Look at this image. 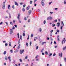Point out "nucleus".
<instances>
[{"instance_id":"1","label":"nucleus","mask_w":66,"mask_h":66,"mask_svg":"<svg viewBox=\"0 0 66 66\" xmlns=\"http://www.w3.org/2000/svg\"><path fill=\"white\" fill-rule=\"evenodd\" d=\"M20 17V14H18V20H19V22H20V23H21V21H20V18H19Z\"/></svg>"},{"instance_id":"2","label":"nucleus","mask_w":66,"mask_h":66,"mask_svg":"<svg viewBox=\"0 0 66 66\" xmlns=\"http://www.w3.org/2000/svg\"><path fill=\"white\" fill-rule=\"evenodd\" d=\"M23 52H24V50H20V54H21L22 53H23Z\"/></svg>"},{"instance_id":"3","label":"nucleus","mask_w":66,"mask_h":66,"mask_svg":"<svg viewBox=\"0 0 66 66\" xmlns=\"http://www.w3.org/2000/svg\"><path fill=\"white\" fill-rule=\"evenodd\" d=\"M41 4H42V6H44L45 5V3L44 2V1L43 0H42L41 1Z\"/></svg>"},{"instance_id":"4","label":"nucleus","mask_w":66,"mask_h":66,"mask_svg":"<svg viewBox=\"0 0 66 66\" xmlns=\"http://www.w3.org/2000/svg\"><path fill=\"white\" fill-rule=\"evenodd\" d=\"M47 20H51V19H52V18L51 16H50L47 18Z\"/></svg>"},{"instance_id":"5","label":"nucleus","mask_w":66,"mask_h":66,"mask_svg":"<svg viewBox=\"0 0 66 66\" xmlns=\"http://www.w3.org/2000/svg\"><path fill=\"white\" fill-rule=\"evenodd\" d=\"M61 25V23L60 22H58L57 23V26L59 27H60V26Z\"/></svg>"},{"instance_id":"6","label":"nucleus","mask_w":66,"mask_h":66,"mask_svg":"<svg viewBox=\"0 0 66 66\" xmlns=\"http://www.w3.org/2000/svg\"><path fill=\"white\" fill-rule=\"evenodd\" d=\"M32 12V11L31 10H29L28 11V15H30L31 14V12Z\"/></svg>"},{"instance_id":"7","label":"nucleus","mask_w":66,"mask_h":66,"mask_svg":"<svg viewBox=\"0 0 66 66\" xmlns=\"http://www.w3.org/2000/svg\"><path fill=\"white\" fill-rule=\"evenodd\" d=\"M10 34H12L13 33V30L12 29H10Z\"/></svg>"},{"instance_id":"8","label":"nucleus","mask_w":66,"mask_h":66,"mask_svg":"<svg viewBox=\"0 0 66 66\" xmlns=\"http://www.w3.org/2000/svg\"><path fill=\"white\" fill-rule=\"evenodd\" d=\"M62 55H63V54H62V53H61V54H60V53H59V56H61V57H62Z\"/></svg>"},{"instance_id":"9","label":"nucleus","mask_w":66,"mask_h":66,"mask_svg":"<svg viewBox=\"0 0 66 66\" xmlns=\"http://www.w3.org/2000/svg\"><path fill=\"white\" fill-rule=\"evenodd\" d=\"M57 39H58V41L59 42L60 41V36H57Z\"/></svg>"},{"instance_id":"10","label":"nucleus","mask_w":66,"mask_h":66,"mask_svg":"<svg viewBox=\"0 0 66 66\" xmlns=\"http://www.w3.org/2000/svg\"><path fill=\"white\" fill-rule=\"evenodd\" d=\"M5 8V5L4 4L3 6V9H4Z\"/></svg>"},{"instance_id":"11","label":"nucleus","mask_w":66,"mask_h":66,"mask_svg":"<svg viewBox=\"0 0 66 66\" xmlns=\"http://www.w3.org/2000/svg\"><path fill=\"white\" fill-rule=\"evenodd\" d=\"M44 44H46V42H44L42 43V45H44Z\"/></svg>"},{"instance_id":"12","label":"nucleus","mask_w":66,"mask_h":66,"mask_svg":"<svg viewBox=\"0 0 66 66\" xmlns=\"http://www.w3.org/2000/svg\"><path fill=\"white\" fill-rule=\"evenodd\" d=\"M15 5H17V6H18V3H17V2H15Z\"/></svg>"},{"instance_id":"13","label":"nucleus","mask_w":66,"mask_h":66,"mask_svg":"<svg viewBox=\"0 0 66 66\" xmlns=\"http://www.w3.org/2000/svg\"><path fill=\"white\" fill-rule=\"evenodd\" d=\"M61 25L62 26H64V23H63V21H61Z\"/></svg>"},{"instance_id":"14","label":"nucleus","mask_w":66,"mask_h":66,"mask_svg":"<svg viewBox=\"0 0 66 66\" xmlns=\"http://www.w3.org/2000/svg\"><path fill=\"white\" fill-rule=\"evenodd\" d=\"M29 7H30V6H29L28 7H27L26 8V9L27 10H29Z\"/></svg>"},{"instance_id":"15","label":"nucleus","mask_w":66,"mask_h":66,"mask_svg":"<svg viewBox=\"0 0 66 66\" xmlns=\"http://www.w3.org/2000/svg\"><path fill=\"white\" fill-rule=\"evenodd\" d=\"M10 7H11V6H10V5H9L8 6V9H9V10H11V9H10Z\"/></svg>"},{"instance_id":"16","label":"nucleus","mask_w":66,"mask_h":66,"mask_svg":"<svg viewBox=\"0 0 66 66\" xmlns=\"http://www.w3.org/2000/svg\"><path fill=\"white\" fill-rule=\"evenodd\" d=\"M64 40H62V44H63V43H64V41L65 40V38H64Z\"/></svg>"},{"instance_id":"17","label":"nucleus","mask_w":66,"mask_h":66,"mask_svg":"<svg viewBox=\"0 0 66 66\" xmlns=\"http://www.w3.org/2000/svg\"><path fill=\"white\" fill-rule=\"evenodd\" d=\"M6 51H5L3 53V54H4V55H5L6 54Z\"/></svg>"},{"instance_id":"18","label":"nucleus","mask_w":66,"mask_h":66,"mask_svg":"<svg viewBox=\"0 0 66 66\" xmlns=\"http://www.w3.org/2000/svg\"><path fill=\"white\" fill-rule=\"evenodd\" d=\"M18 52V50H16L14 51L15 53H16V52Z\"/></svg>"},{"instance_id":"19","label":"nucleus","mask_w":66,"mask_h":66,"mask_svg":"<svg viewBox=\"0 0 66 66\" xmlns=\"http://www.w3.org/2000/svg\"><path fill=\"white\" fill-rule=\"evenodd\" d=\"M10 59H11V57L10 56H9L8 57V59H9V60L10 62H11V61Z\"/></svg>"},{"instance_id":"20","label":"nucleus","mask_w":66,"mask_h":66,"mask_svg":"<svg viewBox=\"0 0 66 66\" xmlns=\"http://www.w3.org/2000/svg\"><path fill=\"white\" fill-rule=\"evenodd\" d=\"M26 46H27V47H28V43L27 42L26 43Z\"/></svg>"},{"instance_id":"21","label":"nucleus","mask_w":66,"mask_h":66,"mask_svg":"<svg viewBox=\"0 0 66 66\" xmlns=\"http://www.w3.org/2000/svg\"><path fill=\"white\" fill-rule=\"evenodd\" d=\"M22 10L23 12H24V11H25V9H24V8H23L22 9Z\"/></svg>"},{"instance_id":"22","label":"nucleus","mask_w":66,"mask_h":66,"mask_svg":"<svg viewBox=\"0 0 66 66\" xmlns=\"http://www.w3.org/2000/svg\"><path fill=\"white\" fill-rule=\"evenodd\" d=\"M52 26H53V27H54V26H55V24H52Z\"/></svg>"},{"instance_id":"23","label":"nucleus","mask_w":66,"mask_h":66,"mask_svg":"<svg viewBox=\"0 0 66 66\" xmlns=\"http://www.w3.org/2000/svg\"><path fill=\"white\" fill-rule=\"evenodd\" d=\"M10 52H11V53H13V50H10Z\"/></svg>"},{"instance_id":"24","label":"nucleus","mask_w":66,"mask_h":66,"mask_svg":"<svg viewBox=\"0 0 66 66\" xmlns=\"http://www.w3.org/2000/svg\"><path fill=\"white\" fill-rule=\"evenodd\" d=\"M20 39H19L18 42V44H19V43H20Z\"/></svg>"},{"instance_id":"25","label":"nucleus","mask_w":66,"mask_h":66,"mask_svg":"<svg viewBox=\"0 0 66 66\" xmlns=\"http://www.w3.org/2000/svg\"><path fill=\"white\" fill-rule=\"evenodd\" d=\"M46 20H44L43 22L44 24H45L46 23Z\"/></svg>"},{"instance_id":"26","label":"nucleus","mask_w":66,"mask_h":66,"mask_svg":"<svg viewBox=\"0 0 66 66\" xmlns=\"http://www.w3.org/2000/svg\"><path fill=\"white\" fill-rule=\"evenodd\" d=\"M52 3V2H50L49 3V5H50V4H51V3Z\"/></svg>"},{"instance_id":"27","label":"nucleus","mask_w":66,"mask_h":66,"mask_svg":"<svg viewBox=\"0 0 66 66\" xmlns=\"http://www.w3.org/2000/svg\"><path fill=\"white\" fill-rule=\"evenodd\" d=\"M66 46H65L64 47H63V50H65V49H66Z\"/></svg>"},{"instance_id":"28","label":"nucleus","mask_w":66,"mask_h":66,"mask_svg":"<svg viewBox=\"0 0 66 66\" xmlns=\"http://www.w3.org/2000/svg\"><path fill=\"white\" fill-rule=\"evenodd\" d=\"M33 36V34H32L31 36V37H32Z\"/></svg>"},{"instance_id":"29","label":"nucleus","mask_w":66,"mask_h":66,"mask_svg":"<svg viewBox=\"0 0 66 66\" xmlns=\"http://www.w3.org/2000/svg\"><path fill=\"white\" fill-rule=\"evenodd\" d=\"M45 54L46 55H48V52L46 51L45 52Z\"/></svg>"},{"instance_id":"30","label":"nucleus","mask_w":66,"mask_h":66,"mask_svg":"<svg viewBox=\"0 0 66 66\" xmlns=\"http://www.w3.org/2000/svg\"><path fill=\"white\" fill-rule=\"evenodd\" d=\"M64 60L65 61V62L66 63V58L64 57Z\"/></svg>"},{"instance_id":"31","label":"nucleus","mask_w":66,"mask_h":66,"mask_svg":"<svg viewBox=\"0 0 66 66\" xmlns=\"http://www.w3.org/2000/svg\"><path fill=\"white\" fill-rule=\"evenodd\" d=\"M10 24H12V25H13V23H12V22H10Z\"/></svg>"},{"instance_id":"32","label":"nucleus","mask_w":66,"mask_h":66,"mask_svg":"<svg viewBox=\"0 0 66 66\" xmlns=\"http://www.w3.org/2000/svg\"><path fill=\"white\" fill-rule=\"evenodd\" d=\"M57 33H59V32H60V31L59 30H57Z\"/></svg>"},{"instance_id":"33","label":"nucleus","mask_w":66,"mask_h":66,"mask_svg":"<svg viewBox=\"0 0 66 66\" xmlns=\"http://www.w3.org/2000/svg\"><path fill=\"white\" fill-rule=\"evenodd\" d=\"M7 45H8V44L7 43H6L5 44V46H7Z\"/></svg>"},{"instance_id":"34","label":"nucleus","mask_w":66,"mask_h":66,"mask_svg":"<svg viewBox=\"0 0 66 66\" xmlns=\"http://www.w3.org/2000/svg\"><path fill=\"white\" fill-rule=\"evenodd\" d=\"M32 1H30V4H32Z\"/></svg>"},{"instance_id":"35","label":"nucleus","mask_w":66,"mask_h":66,"mask_svg":"<svg viewBox=\"0 0 66 66\" xmlns=\"http://www.w3.org/2000/svg\"><path fill=\"white\" fill-rule=\"evenodd\" d=\"M23 7H26V5H24L23 6Z\"/></svg>"},{"instance_id":"36","label":"nucleus","mask_w":66,"mask_h":66,"mask_svg":"<svg viewBox=\"0 0 66 66\" xmlns=\"http://www.w3.org/2000/svg\"><path fill=\"white\" fill-rule=\"evenodd\" d=\"M12 8H13V9H15V7H14V5H13L12 6Z\"/></svg>"},{"instance_id":"37","label":"nucleus","mask_w":66,"mask_h":66,"mask_svg":"<svg viewBox=\"0 0 66 66\" xmlns=\"http://www.w3.org/2000/svg\"><path fill=\"white\" fill-rule=\"evenodd\" d=\"M23 36H25V33H23Z\"/></svg>"},{"instance_id":"38","label":"nucleus","mask_w":66,"mask_h":66,"mask_svg":"<svg viewBox=\"0 0 66 66\" xmlns=\"http://www.w3.org/2000/svg\"><path fill=\"white\" fill-rule=\"evenodd\" d=\"M20 62H22V60H21V59H20Z\"/></svg>"},{"instance_id":"39","label":"nucleus","mask_w":66,"mask_h":66,"mask_svg":"<svg viewBox=\"0 0 66 66\" xmlns=\"http://www.w3.org/2000/svg\"><path fill=\"white\" fill-rule=\"evenodd\" d=\"M54 43L55 45H56V42L55 41L54 42Z\"/></svg>"},{"instance_id":"40","label":"nucleus","mask_w":66,"mask_h":66,"mask_svg":"<svg viewBox=\"0 0 66 66\" xmlns=\"http://www.w3.org/2000/svg\"><path fill=\"white\" fill-rule=\"evenodd\" d=\"M2 23H3V22H1L0 23V25L2 24Z\"/></svg>"},{"instance_id":"41","label":"nucleus","mask_w":66,"mask_h":66,"mask_svg":"<svg viewBox=\"0 0 66 66\" xmlns=\"http://www.w3.org/2000/svg\"><path fill=\"white\" fill-rule=\"evenodd\" d=\"M27 58H28V56H26L25 57V59H27Z\"/></svg>"},{"instance_id":"42","label":"nucleus","mask_w":66,"mask_h":66,"mask_svg":"<svg viewBox=\"0 0 66 66\" xmlns=\"http://www.w3.org/2000/svg\"><path fill=\"white\" fill-rule=\"evenodd\" d=\"M54 21L55 22H57V20H54Z\"/></svg>"},{"instance_id":"43","label":"nucleus","mask_w":66,"mask_h":66,"mask_svg":"<svg viewBox=\"0 0 66 66\" xmlns=\"http://www.w3.org/2000/svg\"><path fill=\"white\" fill-rule=\"evenodd\" d=\"M55 55H56V54H55L54 53L53 54V56H55Z\"/></svg>"},{"instance_id":"44","label":"nucleus","mask_w":66,"mask_h":66,"mask_svg":"<svg viewBox=\"0 0 66 66\" xmlns=\"http://www.w3.org/2000/svg\"><path fill=\"white\" fill-rule=\"evenodd\" d=\"M20 48V46H18V48L17 49L18 50Z\"/></svg>"},{"instance_id":"45","label":"nucleus","mask_w":66,"mask_h":66,"mask_svg":"<svg viewBox=\"0 0 66 66\" xmlns=\"http://www.w3.org/2000/svg\"><path fill=\"white\" fill-rule=\"evenodd\" d=\"M13 29V30L15 29V27H14V26H13V28H12Z\"/></svg>"},{"instance_id":"46","label":"nucleus","mask_w":66,"mask_h":66,"mask_svg":"<svg viewBox=\"0 0 66 66\" xmlns=\"http://www.w3.org/2000/svg\"><path fill=\"white\" fill-rule=\"evenodd\" d=\"M38 46H37L36 50H37V49H38Z\"/></svg>"},{"instance_id":"47","label":"nucleus","mask_w":66,"mask_h":66,"mask_svg":"<svg viewBox=\"0 0 66 66\" xmlns=\"http://www.w3.org/2000/svg\"><path fill=\"white\" fill-rule=\"evenodd\" d=\"M50 13L51 15V14H53V13L52 12H50Z\"/></svg>"},{"instance_id":"48","label":"nucleus","mask_w":66,"mask_h":66,"mask_svg":"<svg viewBox=\"0 0 66 66\" xmlns=\"http://www.w3.org/2000/svg\"><path fill=\"white\" fill-rule=\"evenodd\" d=\"M40 32H41L42 31V29L41 28H40V30H39Z\"/></svg>"},{"instance_id":"49","label":"nucleus","mask_w":66,"mask_h":66,"mask_svg":"<svg viewBox=\"0 0 66 66\" xmlns=\"http://www.w3.org/2000/svg\"><path fill=\"white\" fill-rule=\"evenodd\" d=\"M9 46H11V42L9 43Z\"/></svg>"},{"instance_id":"50","label":"nucleus","mask_w":66,"mask_h":66,"mask_svg":"<svg viewBox=\"0 0 66 66\" xmlns=\"http://www.w3.org/2000/svg\"><path fill=\"white\" fill-rule=\"evenodd\" d=\"M30 19H29L28 20V22H30Z\"/></svg>"},{"instance_id":"51","label":"nucleus","mask_w":66,"mask_h":66,"mask_svg":"<svg viewBox=\"0 0 66 66\" xmlns=\"http://www.w3.org/2000/svg\"><path fill=\"white\" fill-rule=\"evenodd\" d=\"M52 55V54L51 53L49 55V56H51V55Z\"/></svg>"},{"instance_id":"52","label":"nucleus","mask_w":66,"mask_h":66,"mask_svg":"<svg viewBox=\"0 0 66 66\" xmlns=\"http://www.w3.org/2000/svg\"><path fill=\"white\" fill-rule=\"evenodd\" d=\"M63 27V26H61V30H62V28Z\"/></svg>"},{"instance_id":"53","label":"nucleus","mask_w":66,"mask_h":66,"mask_svg":"<svg viewBox=\"0 0 66 66\" xmlns=\"http://www.w3.org/2000/svg\"><path fill=\"white\" fill-rule=\"evenodd\" d=\"M37 57H38V55H37L35 57V59H37Z\"/></svg>"},{"instance_id":"54","label":"nucleus","mask_w":66,"mask_h":66,"mask_svg":"<svg viewBox=\"0 0 66 66\" xmlns=\"http://www.w3.org/2000/svg\"><path fill=\"white\" fill-rule=\"evenodd\" d=\"M29 35H28V38H27V39L28 40V39H29Z\"/></svg>"},{"instance_id":"55","label":"nucleus","mask_w":66,"mask_h":66,"mask_svg":"<svg viewBox=\"0 0 66 66\" xmlns=\"http://www.w3.org/2000/svg\"><path fill=\"white\" fill-rule=\"evenodd\" d=\"M5 59L6 60H7V58L6 57L5 58Z\"/></svg>"},{"instance_id":"56","label":"nucleus","mask_w":66,"mask_h":66,"mask_svg":"<svg viewBox=\"0 0 66 66\" xmlns=\"http://www.w3.org/2000/svg\"><path fill=\"white\" fill-rule=\"evenodd\" d=\"M53 32V30H51V33H52Z\"/></svg>"},{"instance_id":"57","label":"nucleus","mask_w":66,"mask_h":66,"mask_svg":"<svg viewBox=\"0 0 66 66\" xmlns=\"http://www.w3.org/2000/svg\"><path fill=\"white\" fill-rule=\"evenodd\" d=\"M31 44H32V42H30V46H31Z\"/></svg>"},{"instance_id":"58","label":"nucleus","mask_w":66,"mask_h":66,"mask_svg":"<svg viewBox=\"0 0 66 66\" xmlns=\"http://www.w3.org/2000/svg\"><path fill=\"white\" fill-rule=\"evenodd\" d=\"M24 19L25 20H27V19L26 18V17H25L24 18Z\"/></svg>"},{"instance_id":"59","label":"nucleus","mask_w":66,"mask_h":66,"mask_svg":"<svg viewBox=\"0 0 66 66\" xmlns=\"http://www.w3.org/2000/svg\"><path fill=\"white\" fill-rule=\"evenodd\" d=\"M42 55H45V54L44 53H43L42 54Z\"/></svg>"},{"instance_id":"60","label":"nucleus","mask_w":66,"mask_h":66,"mask_svg":"<svg viewBox=\"0 0 66 66\" xmlns=\"http://www.w3.org/2000/svg\"><path fill=\"white\" fill-rule=\"evenodd\" d=\"M33 65V63H31V66H32Z\"/></svg>"},{"instance_id":"61","label":"nucleus","mask_w":66,"mask_h":66,"mask_svg":"<svg viewBox=\"0 0 66 66\" xmlns=\"http://www.w3.org/2000/svg\"><path fill=\"white\" fill-rule=\"evenodd\" d=\"M66 3V1H64V4H65Z\"/></svg>"},{"instance_id":"62","label":"nucleus","mask_w":66,"mask_h":66,"mask_svg":"<svg viewBox=\"0 0 66 66\" xmlns=\"http://www.w3.org/2000/svg\"><path fill=\"white\" fill-rule=\"evenodd\" d=\"M38 38H39V39H40V37L39 36H38Z\"/></svg>"},{"instance_id":"63","label":"nucleus","mask_w":66,"mask_h":66,"mask_svg":"<svg viewBox=\"0 0 66 66\" xmlns=\"http://www.w3.org/2000/svg\"><path fill=\"white\" fill-rule=\"evenodd\" d=\"M47 40H49V38H48V37H47Z\"/></svg>"},{"instance_id":"64","label":"nucleus","mask_w":66,"mask_h":66,"mask_svg":"<svg viewBox=\"0 0 66 66\" xmlns=\"http://www.w3.org/2000/svg\"><path fill=\"white\" fill-rule=\"evenodd\" d=\"M14 26L15 28H17V25H14Z\"/></svg>"}]
</instances>
